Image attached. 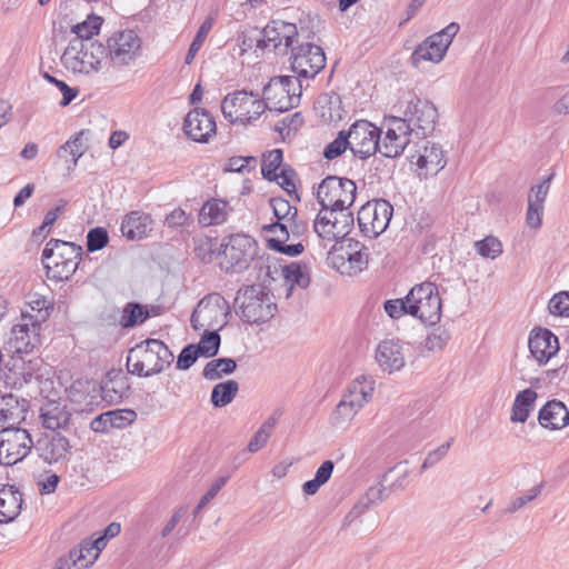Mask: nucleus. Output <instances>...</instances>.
<instances>
[{"label": "nucleus", "mask_w": 569, "mask_h": 569, "mask_svg": "<svg viewBox=\"0 0 569 569\" xmlns=\"http://www.w3.org/2000/svg\"><path fill=\"white\" fill-rule=\"evenodd\" d=\"M458 31L459 24L451 22L442 30L429 36L413 50L410 58L412 64L418 67L422 61L441 62Z\"/></svg>", "instance_id": "17"}, {"label": "nucleus", "mask_w": 569, "mask_h": 569, "mask_svg": "<svg viewBox=\"0 0 569 569\" xmlns=\"http://www.w3.org/2000/svg\"><path fill=\"white\" fill-rule=\"evenodd\" d=\"M106 59V47L101 42L71 39L61 56V63L69 72L91 76L102 69Z\"/></svg>", "instance_id": "2"}, {"label": "nucleus", "mask_w": 569, "mask_h": 569, "mask_svg": "<svg viewBox=\"0 0 569 569\" xmlns=\"http://www.w3.org/2000/svg\"><path fill=\"white\" fill-rule=\"evenodd\" d=\"M335 463L331 460H325L317 469L315 478L302 485V491L308 496L316 495L320 487L329 481Z\"/></svg>", "instance_id": "45"}, {"label": "nucleus", "mask_w": 569, "mask_h": 569, "mask_svg": "<svg viewBox=\"0 0 569 569\" xmlns=\"http://www.w3.org/2000/svg\"><path fill=\"white\" fill-rule=\"evenodd\" d=\"M291 224L292 223L290 222L276 221L262 227V231L270 249H274V247L283 244L289 240V228H291Z\"/></svg>", "instance_id": "43"}, {"label": "nucleus", "mask_w": 569, "mask_h": 569, "mask_svg": "<svg viewBox=\"0 0 569 569\" xmlns=\"http://www.w3.org/2000/svg\"><path fill=\"white\" fill-rule=\"evenodd\" d=\"M357 196L355 181L348 178L328 176L318 187L317 199L321 207L349 210Z\"/></svg>", "instance_id": "13"}, {"label": "nucleus", "mask_w": 569, "mask_h": 569, "mask_svg": "<svg viewBox=\"0 0 569 569\" xmlns=\"http://www.w3.org/2000/svg\"><path fill=\"white\" fill-rule=\"evenodd\" d=\"M379 130H381L379 153L386 158L401 156L415 131L401 117L396 116H386Z\"/></svg>", "instance_id": "16"}, {"label": "nucleus", "mask_w": 569, "mask_h": 569, "mask_svg": "<svg viewBox=\"0 0 569 569\" xmlns=\"http://www.w3.org/2000/svg\"><path fill=\"white\" fill-rule=\"evenodd\" d=\"M302 86L293 76H279L263 87V99L270 111L286 112L300 102Z\"/></svg>", "instance_id": "8"}, {"label": "nucleus", "mask_w": 569, "mask_h": 569, "mask_svg": "<svg viewBox=\"0 0 569 569\" xmlns=\"http://www.w3.org/2000/svg\"><path fill=\"white\" fill-rule=\"evenodd\" d=\"M32 448L33 441L27 429L2 428L0 431V465H16L23 460Z\"/></svg>", "instance_id": "19"}, {"label": "nucleus", "mask_w": 569, "mask_h": 569, "mask_svg": "<svg viewBox=\"0 0 569 569\" xmlns=\"http://www.w3.org/2000/svg\"><path fill=\"white\" fill-rule=\"evenodd\" d=\"M376 380L372 376L360 375L356 377L342 393L352 401H357L360 407L368 405L375 392Z\"/></svg>", "instance_id": "37"}, {"label": "nucleus", "mask_w": 569, "mask_h": 569, "mask_svg": "<svg viewBox=\"0 0 569 569\" xmlns=\"http://www.w3.org/2000/svg\"><path fill=\"white\" fill-rule=\"evenodd\" d=\"M219 329H204V333L196 343V349L201 357L210 358L218 353L220 347Z\"/></svg>", "instance_id": "48"}, {"label": "nucleus", "mask_w": 569, "mask_h": 569, "mask_svg": "<svg viewBox=\"0 0 569 569\" xmlns=\"http://www.w3.org/2000/svg\"><path fill=\"white\" fill-rule=\"evenodd\" d=\"M290 59L291 69L298 79L313 78L326 67L323 49L311 42L292 48Z\"/></svg>", "instance_id": "20"}, {"label": "nucleus", "mask_w": 569, "mask_h": 569, "mask_svg": "<svg viewBox=\"0 0 569 569\" xmlns=\"http://www.w3.org/2000/svg\"><path fill=\"white\" fill-rule=\"evenodd\" d=\"M279 416L277 413L271 415L258 429L252 439L248 443V451L253 453L263 448L269 438L272 435V431L278 423Z\"/></svg>", "instance_id": "46"}, {"label": "nucleus", "mask_w": 569, "mask_h": 569, "mask_svg": "<svg viewBox=\"0 0 569 569\" xmlns=\"http://www.w3.org/2000/svg\"><path fill=\"white\" fill-rule=\"evenodd\" d=\"M258 250L257 241L244 233L224 237L219 253L223 257L221 266L227 271L241 272L247 270Z\"/></svg>", "instance_id": "9"}, {"label": "nucleus", "mask_w": 569, "mask_h": 569, "mask_svg": "<svg viewBox=\"0 0 569 569\" xmlns=\"http://www.w3.org/2000/svg\"><path fill=\"white\" fill-rule=\"evenodd\" d=\"M229 212L230 207L227 201L211 198L202 204L198 221L202 227L219 226L227 221Z\"/></svg>", "instance_id": "36"}, {"label": "nucleus", "mask_w": 569, "mask_h": 569, "mask_svg": "<svg viewBox=\"0 0 569 569\" xmlns=\"http://www.w3.org/2000/svg\"><path fill=\"white\" fill-rule=\"evenodd\" d=\"M239 391V385L236 380H227L217 383L211 391V402L214 407H226L232 402Z\"/></svg>", "instance_id": "42"}, {"label": "nucleus", "mask_w": 569, "mask_h": 569, "mask_svg": "<svg viewBox=\"0 0 569 569\" xmlns=\"http://www.w3.org/2000/svg\"><path fill=\"white\" fill-rule=\"evenodd\" d=\"M54 305L46 296L31 292L26 296V301L20 315L30 317L31 320L44 325L53 311Z\"/></svg>", "instance_id": "33"}, {"label": "nucleus", "mask_w": 569, "mask_h": 569, "mask_svg": "<svg viewBox=\"0 0 569 569\" xmlns=\"http://www.w3.org/2000/svg\"><path fill=\"white\" fill-rule=\"evenodd\" d=\"M236 368L237 362L232 358L213 359L204 366L202 376L207 380L214 381L231 375Z\"/></svg>", "instance_id": "40"}, {"label": "nucleus", "mask_w": 569, "mask_h": 569, "mask_svg": "<svg viewBox=\"0 0 569 569\" xmlns=\"http://www.w3.org/2000/svg\"><path fill=\"white\" fill-rule=\"evenodd\" d=\"M350 151L355 157L367 159L379 152L381 130L367 120L356 121L347 131Z\"/></svg>", "instance_id": "21"}, {"label": "nucleus", "mask_w": 569, "mask_h": 569, "mask_svg": "<svg viewBox=\"0 0 569 569\" xmlns=\"http://www.w3.org/2000/svg\"><path fill=\"white\" fill-rule=\"evenodd\" d=\"M403 103L401 118L415 129L413 133L426 137L435 130L438 111L430 101L409 93L405 97Z\"/></svg>", "instance_id": "18"}, {"label": "nucleus", "mask_w": 569, "mask_h": 569, "mask_svg": "<svg viewBox=\"0 0 569 569\" xmlns=\"http://www.w3.org/2000/svg\"><path fill=\"white\" fill-rule=\"evenodd\" d=\"M149 316L147 307L140 303L129 302L121 310L119 323L122 328H131L143 323Z\"/></svg>", "instance_id": "41"}, {"label": "nucleus", "mask_w": 569, "mask_h": 569, "mask_svg": "<svg viewBox=\"0 0 569 569\" xmlns=\"http://www.w3.org/2000/svg\"><path fill=\"white\" fill-rule=\"evenodd\" d=\"M264 100L257 93L237 90L228 93L221 102V111L226 120L236 124H250L266 111Z\"/></svg>", "instance_id": "5"}, {"label": "nucleus", "mask_w": 569, "mask_h": 569, "mask_svg": "<svg viewBox=\"0 0 569 569\" xmlns=\"http://www.w3.org/2000/svg\"><path fill=\"white\" fill-rule=\"evenodd\" d=\"M283 153L280 149H273L263 157L261 173L269 181L278 180V170L282 169Z\"/></svg>", "instance_id": "49"}, {"label": "nucleus", "mask_w": 569, "mask_h": 569, "mask_svg": "<svg viewBox=\"0 0 569 569\" xmlns=\"http://www.w3.org/2000/svg\"><path fill=\"white\" fill-rule=\"evenodd\" d=\"M541 427L549 430H560L569 425V410L559 400L548 401L538 413Z\"/></svg>", "instance_id": "31"}, {"label": "nucleus", "mask_w": 569, "mask_h": 569, "mask_svg": "<svg viewBox=\"0 0 569 569\" xmlns=\"http://www.w3.org/2000/svg\"><path fill=\"white\" fill-rule=\"evenodd\" d=\"M450 446H451V440L447 441L446 443H442L435 450L430 451L427 455V457L421 466V469L426 470L428 468L436 466L438 462H440L447 456V453L450 449Z\"/></svg>", "instance_id": "63"}, {"label": "nucleus", "mask_w": 569, "mask_h": 569, "mask_svg": "<svg viewBox=\"0 0 569 569\" xmlns=\"http://www.w3.org/2000/svg\"><path fill=\"white\" fill-rule=\"evenodd\" d=\"M82 248L72 242L50 239L41 254L44 267L53 270V277L68 280L77 270Z\"/></svg>", "instance_id": "4"}, {"label": "nucleus", "mask_w": 569, "mask_h": 569, "mask_svg": "<svg viewBox=\"0 0 569 569\" xmlns=\"http://www.w3.org/2000/svg\"><path fill=\"white\" fill-rule=\"evenodd\" d=\"M216 130L214 118L204 109L196 108L184 118L183 132L196 142L207 143Z\"/></svg>", "instance_id": "24"}, {"label": "nucleus", "mask_w": 569, "mask_h": 569, "mask_svg": "<svg viewBox=\"0 0 569 569\" xmlns=\"http://www.w3.org/2000/svg\"><path fill=\"white\" fill-rule=\"evenodd\" d=\"M315 36L316 31L305 27L302 20L298 27L291 22L273 19L262 29V38L259 41V46L279 54H287L289 49L292 50L295 48L293 43L298 37L311 40Z\"/></svg>", "instance_id": "3"}, {"label": "nucleus", "mask_w": 569, "mask_h": 569, "mask_svg": "<svg viewBox=\"0 0 569 569\" xmlns=\"http://www.w3.org/2000/svg\"><path fill=\"white\" fill-rule=\"evenodd\" d=\"M33 447L38 456L49 465L63 463L70 459V440L61 433L43 435Z\"/></svg>", "instance_id": "23"}, {"label": "nucleus", "mask_w": 569, "mask_h": 569, "mask_svg": "<svg viewBox=\"0 0 569 569\" xmlns=\"http://www.w3.org/2000/svg\"><path fill=\"white\" fill-rule=\"evenodd\" d=\"M213 20L211 18H207L201 26L199 27L190 47L188 53L186 56V63L190 64L194 59L198 51L201 49L204 40L207 39L210 30L212 29Z\"/></svg>", "instance_id": "54"}, {"label": "nucleus", "mask_w": 569, "mask_h": 569, "mask_svg": "<svg viewBox=\"0 0 569 569\" xmlns=\"http://www.w3.org/2000/svg\"><path fill=\"white\" fill-rule=\"evenodd\" d=\"M101 388V400L113 405L122 401L129 392V380L121 372H109L106 381L100 385Z\"/></svg>", "instance_id": "35"}, {"label": "nucleus", "mask_w": 569, "mask_h": 569, "mask_svg": "<svg viewBox=\"0 0 569 569\" xmlns=\"http://www.w3.org/2000/svg\"><path fill=\"white\" fill-rule=\"evenodd\" d=\"M449 340V332L445 328L438 327L429 332L425 346L429 351H439L446 347Z\"/></svg>", "instance_id": "57"}, {"label": "nucleus", "mask_w": 569, "mask_h": 569, "mask_svg": "<svg viewBox=\"0 0 569 569\" xmlns=\"http://www.w3.org/2000/svg\"><path fill=\"white\" fill-rule=\"evenodd\" d=\"M82 133H83V131H80V132L76 133L74 136H72L62 146H60L57 151V156L61 159L67 158V154L70 156V160L67 159V161L70 162L68 166L69 170L76 168L79 159L83 154L82 141H81Z\"/></svg>", "instance_id": "44"}, {"label": "nucleus", "mask_w": 569, "mask_h": 569, "mask_svg": "<svg viewBox=\"0 0 569 569\" xmlns=\"http://www.w3.org/2000/svg\"><path fill=\"white\" fill-rule=\"evenodd\" d=\"M548 309L553 316H569V291H561L549 300Z\"/></svg>", "instance_id": "59"}, {"label": "nucleus", "mask_w": 569, "mask_h": 569, "mask_svg": "<svg viewBox=\"0 0 569 569\" xmlns=\"http://www.w3.org/2000/svg\"><path fill=\"white\" fill-rule=\"evenodd\" d=\"M71 412L66 403L48 401L40 408V422L43 428L56 431L64 429L71 421Z\"/></svg>", "instance_id": "30"}, {"label": "nucleus", "mask_w": 569, "mask_h": 569, "mask_svg": "<svg viewBox=\"0 0 569 569\" xmlns=\"http://www.w3.org/2000/svg\"><path fill=\"white\" fill-rule=\"evenodd\" d=\"M383 309L391 319H400L405 315H409L407 296L400 299L386 300Z\"/></svg>", "instance_id": "60"}, {"label": "nucleus", "mask_w": 569, "mask_h": 569, "mask_svg": "<svg viewBox=\"0 0 569 569\" xmlns=\"http://www.w3.org/2000/svg\"><path fill=\"white\" fill-rule=\"evenodd\" d=\"M109 236L104 228L97 227L87 234V249L89 252L101 250L108 244Z\"/></svg>", "instance_id": "58"}, {"label": "nucleus", "mask_w": 569, "mask_h": 569, "mask_svg": "<svg viewBox=\"0 0 569 569\" xmlns=\"http://www.w3.org/2000/svg\"><path fill=\"white\" fill-rule=\"evenodd\" d=\"M528 347L532 358L539 365H546L558 353L559 340L549 329L539 328L538 330L531 331Z\"/></svg>", "instance_id": "27"}, {"label": "nucleus", "mask_w": 569, "mask_h": 569, "mask_svg": "<svg viewBox=\"0 0 569 569\" xmlns=\"http://www.w3.org/2000/svg\"><path fill=\"white\" fill-rule=\"evenodd\" d=\"M229 302L218 292L204 296L194 308L190 322L194 330L222 329L228 323Z\"/></svg>", "instance_id": "11"}, {"label": "nucleus", "mask_w": 569, "mask_h": 569, "mask_svg": "<svg viewBox=\"0 0 569 569\" xmlns=\"http://www.w3.org/2000/svg\"><path fill=\"white\" fill-rule=\"evenodd\" d=\"M29 401L12 393L0 397V426L3 428H17L26 420Z\"/></svg>", "instance_id": "29"}, {"label": "nucleus", "mask_w": 569, "mask_h": 569, "mask_svg": "<svg viewBox=\"0 0 569 569\" xmlns=\"http://www.w3.org/2000/svg\"><path fill=\"white\" fill-rule=\"evenodd\" d=\"M330 260L341 274L355 276L368 267V252L363 243L347 238L331 246Z\"/></svg>", "instance_id": "14"}, {"label": "nucleus", "mask_w": 569, "mask_h": 569, "mask_svg": "<svg viewBox=\"0 0 569 569\" xmlns=\"http://www.w3.org/2000/svg\"><path fill=\"white\" fill-rule=\"evenodd\" d=\"M102 18L99 16H88L82 22L74 24L71 28L72 33L76 34L74 39L84 41H94L93 36L98 34L102 24Z\"/></svg>", "instance_id": "47"}, {"label": "nucleus", "mask_w": 569, "mask_h": 569, "mask_svg": "<svg viewBox=\"0 0 569 569\" xmlns=\"http://www.w3.org/2000/svg\"><path fill=\"white\" fill-rule=\"evenodd\" d=\"M477 253L483 258L495 260L502 253L501 241L493 236H488L475 242Z\"/></svg>", "instance_id": "53"}, {"label": "nucleus", "mask_w": 569, "mask_h": 569, "mask_svg": "<svg viewBox=\"0 0 569 569\" xmlns=\"http://www.w3.org/2000/svg\"><path fill=\"white\" fill-rule=\"evenodd\" d=\"M191 220L190 214H188L183 209L176 208L170 213L166 216L164 223L172 229L181 228L189 224Z\"/></svg>", "instance_id": "64"}, {"label": "nucleus", "mask_w": 569, "mask_h": 569, "mask_svg": "<svg viewBox=\"0 0 569 569\" xmlns=\"http://www.w3.org/2000/svg\"><path fill=\"white\" fill-rule=\"evenodd\" d=\"M553 178V174H550L548 178H546L543 181H541L539 184L532 187L531 191L533 196H529L528 202L543 206L546 198L548 196L549 189H550V181Z\"/></svg>", "instance_id": "62"}, {"label": "nucleus", "mask_w": 569, "mask_h": 569, "mask_svg": "<svg viewBox=\"0 0 569 569\" xmlns=\"http://www.w3.org/2000/svg\"><path fill=\"white\" fill-rule=\"evenodd\" d=\"M22 495L11 485H0V523L13 521L21 511Z\"/></svg>", "instance_id": "34"}, {"label": "nucleus", "mask_w": 569, "mask_h": 569, "mask_svg": "<svg viewBox=\"0 0 569 569\" xmlns=\"http://www.w3.org/2000/svg\"><path fill=\"white\" fill-rule=\"evenodd\" d=\"M242 319L249 323H261L271 319L277 305L273 296L259 284L248 286L239 291Z\"/></svg>", "instance_id": "10"}, {"label": "nucleus", "mask_w": 569, "mask_h": 569, "mask_svg": "<svg viewBox=\"0 0 569 569\" xmlns=\"http://www.w3.org/2000/svg\"><path fill=\"white\" fill-rule=\"evenodd\" d=\"M393 214L392 204L386 199H373L360 207L357 222L363 237L375 239L386 231Z\"/></svg>", "instance_id": "15"}, {"label": "nucleus", "mask_w": 569, "mask_h": 569, "mask_svg": "<svg viewBox=\"0 0 569 569\" xmlns=\"http://www.w3.org/2000/svg\"><path fill=\"white\" fill-rule=\"evenodd\" d=\"M447 164V158L441 146L427 142L422 152L418 156L416 166L420 179L437 176Z\"/></svg>", "instance_id": "28"}, {"label": "nucleus", "mask_w": 569, "mask_h": 569, "mask_svg": "<svg viewBox=\"0 0 569 569\" xmlns=\"http://www.w3.org/2000/svg\"><path fill=\"white\" fill-rule=\"evenodd\" d=\"M173 361V353L159 339H147L132 347L127 356L128 372L138 377L161 373Z\"/></svg>", "instance_id": "1"}, {"label": "nucleus", "mask_w": 569, "mask_h": 569, "mask_svg": "<svg viewBox=\"0 0 569 569\" xmlns=\"http://www.w3.org/2000/svg\"><path fill=\"white\" fill-rule=\"evenodd\" d=\"M409 316L426 325H436L441 319L442 303L435 283L426 281L416 284L407 293Z\"/></svg>", "instance_id": "6"}, {"label": "nucleus", "mask_w": 569, "mask_h": 569, "mask_svg": "<svg viewBox=\"0 0 569 569\" xmlns=\"http://www.w3.org/2000/svg\"><path fill=\"white\" fill-rule=\"evenodd\" d=\"M347 149L350 150V141L346 130H341L337 137L323 149V157L333 160L341 156Z\"/></svg>", "instance_id": "55"}, {"label": "nucleus", "mask_w": 569, "mask_h": 569, "mask_svg": "<svg viewBox=\"0 0 569 569\" xmlns=\"http://www.w3.org/2000/svg\"><path fill=\"white\" fill-rule=\"evenodd\" d=\"M70 401L81 411H92L101 402L100 383L92 379H78L68 390Z\"/></svg>", "instance_id": "26"}, {"label": "nucleus", "mask_w": 569, "mask_h": 569, "mask_svg": "<svg viewBox=\"0 0 569 569\" xmlns=\"http://www.w3.org/2000/svg\"><path fill=\"white\" fill-rule=\"evenodd\" d=\"M357 415L358 412L340 400L329 416V423L335 428L346 429Z\"/></svg>", "instance_id": "50"}, {"label": "nucleus", "mask_w": 569, "mask_h": 569, "mask_svg": "<svg viewBox=\"0 0 569 569\" xmlns=\"http://www.w3.org/2000/svg\"><path fill=\"white\" fill-rule=\"evenodd\" d=\"M281 274L287 286L286 298H290L295 288L306 289L310 284V274L308 267L298 262L286 264L281 269Z\"/></svg>", "instance_id": "38"}, {"label": "nucleus", "mask_w": 569, "mask_h": 569, "mask_svg": "<svg viewBox=\"0 0 569 569\" xmlns=\"http://www.w3.org/2000/svg\"><path fill=\"white\" fill-rule=\"evenodd\" d=\"M104 47L107 59L114 67L132 66L142 54V39L131 29L113 32Z\"/></svg>", "instance_id": "12"}, {"label": "nucleus", "mask_w": 569, "mask_h": 569, "mask_svg": "<svg viewBox=\"0 0 569 569\" xmlns=\"http://www.w3.org/2000/svg\"><path fill=\"white\" fill-rule=\"evenodd\" d=\"M270 207L273 211L277 221H284L292 223L297 217V208L290 203L287 199L276 197L270 199Z\"/></svg>", "instance_id": "51"}, {"label": "nucleus", "mask_w": 569, "mask_h": 569, "mask_svg": "<svg viewBox=\"0 0 569 569\" xmlns=\"http://www.w3.org/2000/svg\"><path fill=\"white\" fill-rule=\"evenodd\" d=\"M153 220L149 213L131 211L124 216L121 232L129 240L146 238L152 230Z\"/></svg>", "instance_id": "32"}, {"label": "nucleus", "mask_w": 569, "mask_h": 569, "mask_svg": "<svg viewBox=\"0 0 569 569\" xmlns=\"http://www.w3.org/2000/svg\"><path fill=\"white\" fill-rule=\"evenodd\" d=\"M375 359L383 372L393 373L400 371L406 365L402 343L396 339L380 341L375 350Z\"/></svg>", "instance_id": "25"}, {"label": "nucleus", "mask_w": 569, "mask_h": 569, "mask_svg": "<svg viewBox=\"0 0 569 569\" xmlns=\"http://www.w3.org/2000/svg\"><path fill=\"white\" fill-rule=\"evenodd\" d=\"M537 398V392L531 388L518 392L512 403L510 420L525 423L533 409Z\"/></svg>", "instance_id": "39"}, {"label": "nucleus", "mask_w": 569, "mask_h": 569, "mask_svg": "<svg viewBox=\"0 0 569 569\" xmlns=\"http://www.w3.org/2000/svg\"><path fill=\"white\" fill-rule=\"evenodd\" d=\"M43 325L31 320L26 315L20 317L12 325L7 346L16 353H29L39 343Z\"/></svg>", "instance_id": "22"}, {"label": "nucleus", "mask_w": 569, "mask_h": 569, "mask_svg": "<svg viewBox=\"0 0 569 569\" xmlns=\"http://www.w3.org/2000/svg\"><path fill=\"white\" fill-rule=\"evenodd\" d=\"M90 546H86V539L80 545L71 549V558H73L74 569H88L92 566L98 556L94 555L93 549H89Z\"/></svg>", "instance_id": "52"}, {"label": "nucleus", "mask_w": 569, "mask_h": 569, "mask_svg": "<svg viewBox=\"0 0 569 569\" xmlns=\"http://www.w3.org/2000/svg\"><path fill=\"white\" fill-rule=\"evenodd\" d=\"M109 426L122 429L131 425L137 419V413L132 409H116L108 411Z\"/></svg>", "instance_id": "56"}, {"label": "nucleus", "mask_w": 569, "mask_h": 569, "mask_svg": "<svg viewBox=\"0 0 569 569\" xmlns=\"http://www.w3.org/2000/svg\"><path fill=\"white\" fill-rule=\"evenodd\" d=\"M201 357L194 345L184 347L178 356L177 368L179 370H188L197 359Z\"/></svg>", "instance_id": "61"}, {"label": "nucleus", "mask_w": 569, "mask_h": 569, "mask_svg": "<svg viewBox=\"0 0 569 569\" xmlns=\"http://www.w3.org/2000/svg\"><path fill=\"white\" fill-rule=\"evenodd\" d=\"M355 219L350 210L323 208L319 210L315 221L313 230L322 241L323 246L338 244L347 239L353 228Z\"/></svg>", "instance_id": "7"}]
</instances>
